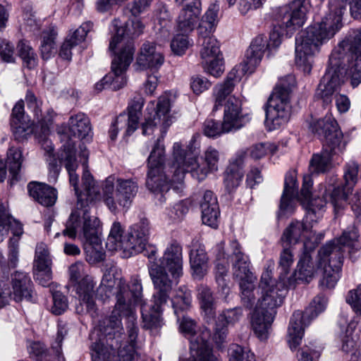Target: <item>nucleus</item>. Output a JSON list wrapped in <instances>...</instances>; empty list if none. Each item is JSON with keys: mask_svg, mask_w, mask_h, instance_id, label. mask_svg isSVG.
<instances>
[{"mask_svg": "<svg viewBox=\"0 0 361 361\" xmlns=\"http://www.w3.org/2000/svg\"><path fill=\"white\" fill-rule=\"evenodd\" d=\"M202 130L204 134L209 137H214L219 136L223 133H228L233 131L232 130H226L224 128V121L220 125L218 122L214 119H207L202 126Z\"/></svg>", "mask_w": 361, "mask_h": 361, "instance_id": "obj_56", "label": "nucleus"}, {"mask_svg": "<svg viewBox=\"0 0 361 361\" xmlns=\"http://www.w3.org/2000/svg\"><path fill=\"white\" fill-rule=\"evenodd\" d=\"M309 7L310 4L307 0H293L290 4L281 8V24L274 27L269 42L263 35H258L252 41L245 59L239 65L243 67V72H249L250 74L253 73L259 64L266 49L276 48L281 44L283 35L282 30L286 29V35H290L295 30L302 27Z\"/></svg>", "mask_w": 361, "mask_h": 361, "instance_id": "obj_4", "label": "nucleus"}, {"mask_svg": "<svg viewBox=\"0 0 361 361\" xmlns=\"http://www.w3.org/2000/svg\"><path fill=\"white\" fill-rule=\"evenodd\" d=\"M344 42L350 44V49H346V51L356 61L357 72L355 74L354 82L357 83L361 79V27L353 30L339 44Z\"/></svg>", "mask_w": 361, "mask_h": 361, "instance_id": "obj_39", "label": "nucleus"}, {"mask_svg": "<svg viewBox=\"0 0 361 361\" xmlns=\"http://www.w3.org/2000/svg\"><path fill=\"white\" fill-rule=\"evenodd\" d=\"M121 284L126 287L128 293V295L122 293L124 301L133 310V302L134 304L140 305L141 307L145 305V302L142 300V287L140 282L137 279H133L129 286L122 278L115 277L112 269L104 274L101 284L97 289V295L103 300L114 295L117 299V294L120 291L118 287L121 286Z\"/></svg>", "mask_w": 361, "mask_h": 361, "instance_id": "obj_17", "label": "nucleus"}, {"mask_svg": "<svg viewBox=\"0 0 361 361\" xmlns=\"http://www.w3.org/2000/svg\"><path fill=\"white\" fill-rule=\"evenodd\" d=\"M143 102L140 101L133 102L128 107V114H120L111 124L109 133L111 140L117 137L120 128L127 127L126 133L128 135L132 134L138 126V121L141 115Z\"/></svg>", "mask_w": 361, "mask_h": 361, "instance_id": "obj_21", "label": "nucleus"}, {"mask_svg": "<svg viewBox=\"0 0 361 361\" xmlns=\"http://www.w3.org/2000/svg\"><path fill=\"white\" fill-rule=\"evenodd\" d=\"M23 162L22 151L18 147H11L7 152L6 163L12 176V180H17Z\"/></svg>", "mask_w": 361, "mask_h": 361, "instance_id": "obj_46", "label": "nucleus"}, {"mask_svg": "<svg viewBox=\"0 0 361 361\" xmlns=\"http://www.w3.org/2000/svg\"><path fill=\"white\" fill-rule=\"evenodd\" d=\"M192 296L190 291L186 288L180 287L171 299L174 314L180 321V316L185 314L191 307Z\"/></svg>", "mask_w": 361, "mask_h": 361, "instance_id": "obj_42", "label": "nucleus"}, {"mask_svg": "<svg viewBox=\"0 0 361 361\" xmlns=\"http://www.w3.org/2000/svg\"><path fill=\"white\" fill-rule=\"evenodd\" d=\"M343 247L341 244H338L336 240L334 239L319 250L320 260L324 265L341 269L343 259Z\"/></svg>", "mask_w": 361, "mask_h": 361, "instance_id": "obj_34", "label": "nucleus"}, {"mask_svg": "<svg viewBox=\"0 0 361 361\" xmlns=\"http://www.w3.org/2000/svg\"><path fill=\"white\" fill-rule=\"evenodd\" d=\"M229 361H255V355L250 349L238 344H232L228 348Z\"/></svg>", "mask_w": 361, "mask_h": 361, "instance_id": "obj_50", "label": "nucleus"}, {"mask_svg": "<svg viewBox=\"0 0 361 361\" xmlns=\"http://www.w3.org/2000/svg\"><path fill=\"white\" fill-rule=\"evenodd\" d=\"M350 44H338L331 52L329 66L316 91L315 97L322 100L324 105L332 101L333 94L338 90L345 80L350 79L355 87L361 82L355 83L354 79L357 72L356 61L346 51Z\"/></svg>", "mask_w": 361, "mask_h": 361, "instance_id": "obj_5", "label": "nucleus"}, {"mask_svg": "<svg viewBox=\"0 0 361 361\" xmlns=\"http://www.w3.org/2000/svg\"><path fill=\"white\" fill-rule=\"evenodd\" d=\"M272 269L273 264H270L262 274L259 283L262 296L257 300L251 319L252 329L262 341L268 338L276 314L275 309L282 304L285 298V290L276 286L271 279Z\"/></svg>", "mask_w": 361, "mask_h": 361, "instance_id": "obj_6", "label": "nucleus"}, {"mask_svg": "<svg viewBox=\"0 0 361 361\" xmlns=\"http://www.w3.org/2000/svg\"><path fill=\"white\" fill-rule=\"evenodd\" d=\"M176 20L177 30L182 33L188 34L196 27L201 15L200 0L183 4Z\"/></svg>", "mask_w": 361, "mask_h": 361, "instance_id": "obj_25", "label": "nucleus"}, {"mask_svg": "<svg viewBox=\"0 0 361 361\" xmlns=\"http://www.w3.org/2000/svg\"><path fill=\"white\" fill-rule=\"evenodd\" d=\"M197 299L204 320L206 323H212L216 317V302L214 293L207 286H200L198 288Z\"/></svg>", "mask_w": 361, "mask_h": 361, "instance_id": "obj_33", "label": "nucleus"}, {"mask_svg": "<svg viewBox=\"0 0 361 361\" xmlns=\"http://www.w3.org/2000/svg\"><path fill=\"white\" fill-rule=\"evenodd\" d=\"M50 265L51 259L47 245L42 243L37 244L35 250L34 267L47 270V267H50Z\"/></svg>", "mask_w": 361, "mask_h": 361, "instance_id": "obj_52", "label": "nucleus"}, {"mask_svg": "<svg viewBox=\"0 0 361 361\" xmlns=\"http://www.w3.org/2000/svg\"><path fill=\"white\" fill-rule=\"evenodd\" d=\"M27 190L30 195L44 207H51L56 201V190L47 184L30 183Z\"/></svg>", "mask_w": 361, "mask_h": 361, "instance_id": "obj_36", "label": "nucleus"}, {"mask_svg": "<svg viewBox=\"0 0 361 361\" xmlns=\"http://www.w3.org/2000/svg\"><path fill=\"white\" fill-rule=\"evenodd\" d=\"M239 286L241 290V300L243 305L248 309L252 308L256 303L253 282H240Z\"/></svg>", "mask_w": 361, "mask_h": 361, "instance_id": "obj_57", "label": "nucleus"}, {"mask_svg": "<svg viewBox=\"0 0 361 361\" xmlns=\"http://www.w3.org/2000/svg\"><path fill=\"white\" fill-rule=\"evenodd\" d=\"M180 318L179 329L180 332L190 340V355H192V343L194 341L201 345L204 344L205 347L210 346L209 341L211 337V332L209 329L203 327L197 331V324L193 319L185 314L181 315Z\"/></svg>", "mask_w": 361, "mask_h": 361, "instance_id": "obj_28", "label": "nucleus"}, {"mask_svg": "<svg viewBox=\"0 0 361 361\" xmlns=\"http://www.w3.org/2000/svg\"><path fill=\"white\" fill-rule=\"evenodd\" d=\"M298 194L295 174V173H288L285 178L284 189L280 203V215L293 211V200L297 197Z\"/></svg>", "mask_w": 361, "mask_h": 361, "instance_id": "obj_37", "label": "nucleus"}, {"mask_svg": "<svg viewBox=\"0 0 361 361\" xmlns=\"http://www.w3.org/2000/svg\"><path fill=\"white\" fill-rule=\"evenodd\" d=\"M233 263V277L240 282H254L255 277L250 269V261L247 256L241 252L240 244L233 240L230 245Z\"/></svg>", "mask_w": 361, "mask_h": 361, "instance_id": "obj_23", "label": "nucleus"}, {"mask_svg": "<svg viewBox=\"0 0 361 361\" xmlns=\"http://www.w3.org/2000/svg\"><path fill=\"white\" fill-rule=\"evenodd\" d=\"M346 302L357 315L361 316V284L356 289L348 292Z\"/></svg>", "mask_w": 361, "mask_h": 361, "instance_id": "obj_61", "label": "nucleus"}, {"mask_svg": "<svg viewBox=\"0 0 361 361\" xmlns=\"http://www.w3.org/2000/svg\"><path fill=\"white\" fill-rule=\"evenodd\" d=\"M211 86V82L205 78L201 76H195L191 79L190 87L193 92L196 94L202 93Z\"/></svg>", "mask_w": 361, "mask_h": 361, "instance_id": "obj_63", "label": "nucleus"}, {"mask_svg": "<svg viewBox=\"0 0 361 361\" xmlns=\"http://www.w3.org/2000/svg\"><path fill=\"white\" fill-rule=\"evenodd\" d=\"M75 142L70 138L63 145L59 160L69 174L70 184L73 187L77 197L76 208L70 214L66 228L62 231L64 236L75 239L78 234L82 235L89 243L85 250L86 259L90 264L99 262L104 259V252L100 245L97 235L99 220L90 214V207L101 199L99 185L87 170L89 152L84 145H80V161L83 166L81 186L79 187V176L75 173L78 161L75 156Z\"/></svg>", "mask_w": 361, "mask_h": 361, "instance_id": "obj_1", "label": "nucleus"}, {"mask_svg": "<svg viewBox=\"0 0 361 361\" xmlns=\"http://www.w3.org/2000/svg\"><path fill=\"white\" fill-rule=\"evenodd\" d=\"M190 46L188 37L184 33L176 35L171 41V48L176 55H182Z\"/></svg>", "mask_w": 361, "mask_h": 361, "instance_id": "obj_60", "label": "nucleus"}, {"mask_svg": "<svg viewBox=\"0 0 361 361\" xmlns=\"http://www.w3.org/2000/svg\"><path fill=\"white\" fill-rule=\"evenodd\" d=\"M293 261L294 258L291 247H286L283 245V249L280 254L279 258V269H281V272L279 280L277 281L273 279V277H271V279L275 282L276 286H279L280 288L285 290V294L288 288H294L296 286V279H294L293 274L287 277ZM270 264H273V269H274V264L270 262L267 264L264 271ZM273 271L274 269H272V271ZM271 276H273V273L271 274Z\"/></svg>", "mask_w": 361, "mask_h": 361, "instance_id": "obj_26", "label": "nucleus"}, {"mask_svg": "<svg viewBox=\"0 0 361 361\" xmlns=\"http://www.w3.org/2000/svg\"><path fill=\"white\" fill-rule=\"evenodd\" d=\"M171 100L168 95H161L159 97L156 111L149 114L142 124V134L150 135L155 128L161 126L168 128L172 123L170 116Z\"/></svg>", "mask_w": 361, "mask_h": 361, "instance_id": "obj_20", "label": "nucleus"}, {"mask_svg": "<svg viewBox=\"0 0 361 361\" xmlns=\"http://www.w3.org/2000/svg\"><path fill=\"white\" fill-rule=\"evenodd\" d=\"M126 70L123 71L122 73L121 74L124 78H125V83L122 85V86L119 87H116V85H120V80L121 79H118L117 75H115L114 72L113 71V68L111 67V73L105 75L99 82L95 84V90L97 92H101L103 89L105 88L106 85H108L110 82V86L113 90H119L124 87L127 82V79L125 75Z\"/></svg>", "mask_w": 361, "mask_h": 361, "instance_id": "obj_58", "label": "nucleus"}, {"mask_svg": "<svg viewBox=\"0 0 361 361\" xmlns=\"http://www.w3.org/2000/svg\"><path fill=\"white\" fill-rule=\"evenodd\" d=\"M53 306L51 312L56 315L63 314L68 307L66 297L59 291H55L52 293Z\"/></svg>", "mask_w": 361, "mask_h": 361, "instance_id": "obj_59", "label": "nucleus"}, {"mask_svg": "<svg viewBox=\"0 0 361 361\" xmlns=\"http://www.w3.org/2000/svg\"><path fill=\"white\" fill-rule=\"evenodd\" d=\"M8 230H11L14 235L20 236L23 233V226L7 213L6 206L0 202V243Z\"/></svg>", "mask_w": 361, "mask_h": 361, "instance_id": "obj_41", "label": "nucleus"}, {"mask_svg": "<svg viewBox=\"0 0 361 361\" xmlns=\"http://www.w3.org/2000/svg\"><path fill=\"white\" fill-rule=\"evenodd\" d=\"M243 317L240 307L225 310L219 314L216 321L213 339L218 348H221L226 342L228 326H233Z\"/></svg>", "mask_w": 361, "mask_h": 361, "instance_id": "obj_22", "label": "nucleus"}, {"mask_svg": "<svg viewBox=\"0 0 361 361\" xmlns=\"http://www.w3.org/2000/svg\"><path fill=\"white\" fill-rule=\"evenodd\" d=\"M278 147L270 142H261L253 145L248 149L250 156L254 159H259L269 153L274 154L276 152Z\"/></svg>", "mask_w": 361, "mask_h": 361, "instance_id": "obj_54", "label": "nucleus"}, {"mask_svg": "<svg viewBox=\"0 0 361 361\" xmlns=\"http://www.w3.org/2000/svg\"><path fill=\"white\" fill-rule=\"evenodd\" d=\"M70 130L80 139H84L91 133L89 118L82 113L72 116L69 118Z\"/></svg>", "mask_w": 361, "mask_h": 361, "instance_id": "obj_43", "label": "nucleus"}, {"mask_svg": "<svg viewBox=\"0 0 361 361\" xmlns=\"http://www.w3.org/2000/svg\"><path fill=\"white\" fill-rule=\"evenodd\" d=\"M314 247V245H309L307 241L304 243L305 251L300 257L293 274L296 281L300 280L309 283L314 277L319 267L317 262L312 259L310 253V250Z\"/></svg>", "mask_w": 361, "mask_h": 361, "instance_id": "obj_27", "label": "nucleus"}, {"mask_svg": "<svg viewBox=\"0 0 361 361\" xmlns=\"http://www.w3.org/2000/svg\"><path fill=\"white\" fill-rule=\"evenodd\" d=\"M118 288L114 309L110 316L99 321V330L106 339V345L114 351L118 350V361H135L137 317L135 311L124 301L122 293L128 295L127 289L122 284Z\"/></svg>", "mask_w": 361, "mask_h": 361, "instance_id": "obj_2", "label": "nucleus"}, {"mask_svg": "<svg viewBox=\"0 0 361 361\" xmlns=\"http://www.w3.org/2000/svg\"><path fill=\"white\" fill-rule=\"evenodd\" d=\"M91 349L93 351L92 361H107L109 359L110 353H106L104 343L95 342L92 345Z\"/></svg>", "mask_w": 361, "mask_h": 361, "instance_id": "obj_64", "label": "nucleus"}, {"mask_svg": "<svg viewBox=\"0 0 361 361\" xmlns=\"http://www.w3.org/2000/svg\"><path fill=\"white\" fill-rule=\"evenodd\" d=\"M135 178L109 176L103 183V199L109 210L116 213L119 208L127 210L138 192Z\"/></svg>", "mask_w": 361, "mask_h": 361, "instance_id": "obj_15", "label": "nucleus"}, {"mask_svg": "<svg viewBox=\"0 0 361 361\" xmlns=\"http://www.w3.org/2000/svg\"><path fill=\"white\" fill-rule=\"evenodd\" d=\"M192 343V355H190V358H193L195 361H219L213 355L210 346L205 347L204 344L201 345L195 341Z\"/></svg>", "mask_w": 361, "mask_h": 361, "instance_id": "obj_51", "label": "nucleus"}, {"mask_svg": "<svg viewBox=\"0 0 361 361\" xmlns=\"http://www.w3.org/2000/svg\"><path fill=\"white\" fill-rule=\"evenodd\" d=\"M149 274L159 302L166 301L173 288V280L176 281L183 275L182 247L176 241L170 243L158 262L149 267Z\"/></svg>", "mask_w": 361, "mask_h": 361, "instance_id": "obj_9", "label": "nucleus"}, {"mask_svg": "<svg viewBox=\"0 0 361 361\" xmlns=\"http://www.w3.org/2000/svg\"><path fill=\"white\" fill-rule=\"evenodd\" d=\"M149 233L147 219H141L131 226L125 235L121 224L116 221L111 228L106 246L111 251L123 250L125 256L129 257L144 251Z\"/></svg>", "mask_w": 361, "mask_h": 361, "instance_id": "obj_12", "label": "nucleus"}, {"mask_svg": "<svg viewBox=\"0 0 361 361\" xmlns=\"http://www.w3.org/2000/svg\"><path fill=\"white\" fill-rule=\"evenodd\" d=\"M13 300L32 301L33 297L32 283L29 276L23 272L16 271L12 276Z\"/></svg>", "mask_w": 361, "mask_h": 361, "instance_id": "obj_32", "label": "nucleus"}, {"mask_svg": "<svg viewBox=\"0 0 361 361\" xmlns=\"http://www.w3.org/2000/svg\"><path fill=\"white\" fill-rule=\"evenodd\" d=\"M200 209L203 224L216 228L218 225L220 210L217 198L211 190L204 192L200 202Z\"/></svg>", "mask_w": 361, "mask_h": 361, "instance_id": "obj_30", "label": "nucleus"}, {"mask_svg": "<svg viewBox=\"0 0 361 361\" xmlns=\"http://www.w3.org/2000/svg\"><path fill=\"white\" fill-rule=\"evenodd\" d=\"M208 257L204 246L194 242L190 252V263L193 276L200 279L207 273Z\"/></svg>", "mask_w": 361, "mask_h": 361, "instance_id": "obj_35", "label": "nucleus"}, {"mask_svg": "<svg viewBox=\"0 0 361 361\" xmlns=\"http://www.w3.org/2000/svg\"><path fill=\"white\" fill-rule=\"evenodd\" d=\"M243 177V173L238 167H228L224 174V183L227 190H231L238 187Z\"/></svg>", "mask_w": 361, "mask_h": 361, "instance_id": "obj_55", "label": "nucleus"}, {"mask_svg": "<svg viewBox=\"0 0 361 361\" xmlns=\"http://www.w3.org/2000/svg\"><path fill=\"white\" fill-rule=\"evenodd\" d=\"M322 198H314L307 201L310 208L307 211V219L310 218L312 220V216L317 212L323 209L327 202H330L336 213H338L340 209L343 208L347 201V193L342 192L338 187H334L333 185H319V190Z\"/></svg>", "mask_w": 361, "mask_h": 361, "instance_id": "obj_19", "label": "nucleus"}, {"mask_svg": "<svg viewBox=\"0 0 361 361\" xmlns=\"http://www.w3.org/2000/svg\"><path fill=\"white\" fill-rule=\"evenodd\" d=\"M204 69L211 75L219 77L224 72V63L221 54H218L211 59L202 60Z\"/></svg>", "mask_w": 361, "mask_h": 361, "instance_id": "obj_53", "label": "nucleus"}, {"mask_svg": "<svg viewBox=\"0 0 361 361\" xmlns=\"http://www.w3.org/2000/svg\"><path fill=\"white\" fill-rule=\"evenodd\" d=\"M164 56L160 47L154 44L144 43L140 48L135 66L137 70L150 69L157 71L164 63Z\"/></svg>", "mask_w": 361, "mask_h": 361, "instance_id": "obj_24", "label": "nucleus"}, {"mask_svg": "<svg viewBox=\"0 0 361 361\" xmlns=\"http://www.w3.org/2000/svg\"><path fill=\"white\" fill-rule=\"evenodd\" d=\"M294 85V77L288 75L280 80L269 97L265 106V123L269 130H275L288 121L290 116V95Z\"/></svg>", "mask_w": 361, "mask_h": 361, "instance_id": "obj_14", "label": "nucleus"}, {"mask_svg": "<svg viewBox=\"0 0 361 361\" xmlns=\"http://www.w3.org/2000/svg\"><path fill=\"white\" fill-rule=\"evenodd\" d=\"M249 72H243V67H234L227 75L223 83L216 85L213 91L214 105L212 111H217L224 105V121L226 130H236L243 126L244 116L242 112V102L235 96H230L235 83Z\"/></svg>", "mask_w": 361, "mask_h": 361, "instance_id": "obj_10", "label": "nucleus"}, {"mask_svg": "<svg viewBox=\"0 0 361 361\" xmlns=\"http://www.w3.org/2000/svg\"><path fill=\"white\" fill-rule=\"evenodd\" d=\"M219 11L218 4H210L197 27V44L200 47V55L202 60L220 54L219 42L212 35L217 23Z\"/></svg>", "mask_w": 361, "mask_h": 361, "instance_id": "obj_18", "label": "nucleus"}, {"mask_svg": "<svg viewBox=\"0 0 361 361\" xmlns=\"http://www.w3.org/2000/svg\"><path fill=\"white\" fill-rule=\"evenodd\" d=\"M112 26L115 33L109 49L116 54L112 60V68L115 75L121 79L120 85L116 84L115 86L119 87L125 83V78L121 74L128 69L133 59L135 47L133 39L142 33L145 25L140 19L135 17L126 25L115 19L112 22Z\"/></svg>", "mask_w": 361, "mask_h": 361, "instance_id": "obj_8", "label": "nucleus"}, {"mask_svg": "<svg viewBox=\"0 0 361 361\" xmlns=\"http://www.w3.org/2000/svg\"><path fill=\"white\" fill-rule=\"evenodd\" d=\"M157 290H155L153 295L154 305L149 311L144 310V307H141L143 328L149 329L152 331H157L163 326L164 322L161 317L162 305H166L169 298V297L166 299V301L159 302L157 300Z\"/></svg>", "mask_w": 361, "mask_h": 361, "instance_id": "obj_31", "label": "nucleus"}, {"mask_svg": "<svg viewBox=\"0 0 361 361\" xmlns=\"http://www.w3.org/2000/svg\"><path fill=\"white\" fill-rule=\"evenodd\" d=\"M341 270L340 268L324 265L319 286L324 290L334 288L340 279Z\"/></svg>", "mask_w": 361, "mask_h": 361, "instance_id": "obj_47", "label": "nucleus"}, {"mask_svg": "<svg viewBox=\"0 0 361 361\" xmlns=\"http://www.w3.org/2000/svg\"><path fill=\"white\" fill-rule=\"evenodd\" d=\"M311 227L303 221H292L289 226L284 230L281 240L288 245L297 243L300 238L304 235L306 238L310 236Z\"/></svg>", "mask_w": 361, "mask_h": 361, "instance_id": "obj_40", "label": "nucleus"}, {"mask_svg": "<svg viewBox=\"0 0 361 361\" xmlns=\"http://www.w3.org/2000/svg\"><path fill=\"white\" fill-rule=\"evenodd\" d=\"M18 52L23 63L28 68L37 65V56L27 42L20 41L18 44Z\"/></svg>", "mask_w": 361, "mask_h": 361, "instance_id": "obj_48", "label": "nucleus"}, {"mask_svg": "<svg viewBox=\"0 0 361 361\" xmlns=\"http://www.w3.org/2000/svg\"><path fill=\"white\" fill-rule=\"evenodd\" d=\"M327 305V297L324 293H319L312 299L304 312L300 310L293 312L288 329V342L291 350L295 349L300 344L304 328L323 312Z\"/></svg>", "mask_w": 361, "mask_h": 361, "instance_id": "obj_16", "label": "nucleus"}, {"mask_svg": "<svg viewBox=\"0 0 361 361\" xmlns=\"http://www.w3.org/2000/svg\"><path fill=\"white\" fill-rule=\"evenodd\" d=\"M359 238V228L354 224L348 227L343 232L341 236L336 240L338 244H341L343 247L348 246L350 248V255H351L353 252H357L360 249L358 242Z\"/></svg>", "mask_w": 361, "mask_h": 361, "instance_id": "obj_44", "label": "nucleus"}, {"mask_svg": "<svg viewBox=\"0 0 361 361\" xmlns=\"http://www.w3.org/2000/svg\"><path fill=\"white\" fill-rule=\"evenodd\" d=\"M11 126L16 140L25 139L32 132V123L24 114V103L18 102L12 110Z\"/></svg>", "mask_w": 361, "mask_h": 361, "instance_id": "obj_29", "label": "nucleus"}, {"mask_svg": "<svg viewBox=\"0 0 361 361\" xmlns=\"http://www.w3.org/2000/svg\"><path fill=\"white\" fill-rule=\"evenodd\" d=\"M345 5L338 0L329 2V11L319 23L308 27L296 38L295 63L305 74H310L314 56L319 47L332 38L343 27L342 18Z\"/></svg>", "mask_w": 361, "mask_h": 361, "instance_id": "obj_3", "label": "nucleus"}, {"mask_svg": "<svg viewBox=\"0 0 361 361\" xmlns=\"http://www.w3.org/2000/svg\"><path fill=\"white\" fill-rule=\"evenodd\" d=\"M163 136L156 141L154 146L148 157V173L146 186L149 190L159 195L160 203L165 201L164 193L167 192L173 183L180 184L183 181H177L173 178L171 169L173 160L169 164L168 169L163 166L165 159V147L163 144Z\"/></svg>", "mask_w": 361, "mask_h": 361, "instance_id": "obj_13", "label": "nucleus"}, {"mask_svg": "<svg viewBox=\"0 0 361 361\" xmlns=\"http://www.w3.org/2000/svg\"><path fill=\"white\" fill-rule=\"evenodd\" d=\"M93 24L90 21L82 23L73 33L68 37L72 39L73 44L78 45L84 41L87 33L92 28Z\"/></svg>", "mask_w": 361, "mask_h": 361, "instance_id": "obj_62", "label": "nucleus"}, {"mask_svg": "<svg viewBox=\"0 0 361 361\" xmlns=\"http://www.w3.org/2000/svg\"><path fill=\"white\" fill-rule=\"evenodd\" d=\"M307 122L310 130L324 140L323 150L314 154L310 160V171L314 173H326L331 168L332 156L341 152L345 147L342 133L331 116L318 120L312 117Z\"/></svg>", "mask_w": 361, "mask_h": 361, "instance_id": "obj_7", "label": "nucleus"}, {"mask_svg": "<svg viewBox=\"0 0 361 361\" xmlns=\"http://www.w3.org/2000/svg\"><path fill=\"white\" fill-rule=\"evenodd\" d=\"M173 178L177 181H183L186 173L199 181L204 180L209 173L218 170L219 159V152L212 147H209L204 153L201 161L196 157L186 153L180 143L176 142L173 147Z\"/></svg>", "mask_w": 361, "mask_h": 361, "instance_id": "obj_11", "label": "nucleus"}, {"mask_svg": "<svg viewBox=\"0 0 361 361\" xmlns=\"http://www.w3.org/2000/svg\"><path fill=\"white\" fill-rule=\"evenodd\" d=\"M56 32L54 29L43 32L42 41L40 46L41 55L43 59L51 57L55 50V37Z\"/></svg>", "mask_w": 361, "mask_h": 361, "instance_id": "obj_49", "label": "nucleus"}, {"mask_svg": "<svg viewBox=\"0 0 361 361\" xmlns=\"http://www.w3.org/2000/svg\"><path fill=\"white\" fill-rule=\"evenodd\" d=\"M94 285L93 280L90 277L86 276L79 282L77 287L80 305H85L87 312H95L96 311Z\"/></svg>", "mask_w": 361, "mask_h": 361, "instance_id": "obj_38", "label": "nucleus"}, {"mask_svg": "<svg viewBox=\"0 0 361 361\" xmlns=\"http://www.w3.org/2000/svg\"><path fill=\"white\" fill-rule=\"evenodd\" d=\"M360 177L359 164L353 161L346 164L344 169L343 178L345 180L343 188L338 187L342 192L348 194L353 190Z\"/></svg>", "mask_w": 361, "mask_h": 361, "instance_id": "obj_45", "label": "nucleus"}]
</instances>
